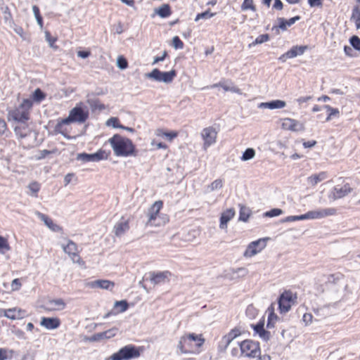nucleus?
<instances>
[{
	"label": "nucleus",
	"mask_w": 360,
	"mask_h": 360,
	"mask_svg": "<svg viewBox=\"0 0 360 360\" xmlns=\"http://www.w3.org/2000/svg\"><path fill=\"white\" fill-rule=\"evenodd\" d=\"M205 343L203 334L185 333L179 338L176 347L184 354H199L202 352Z\"/></svg>",
	"instance_id": "nucleus-1"
},
{
	"label": "nucleus",
	"mask_w": 360,
	"mask_h": 360,
	"mask_svg": "<svg viewBox=\"0 0 360 360\" xmlns=\"http://www.w3.org/2000/svg\"><path fill=\"white\" fill-rule=\"evenodd\" d=\"M108 142L110 143L114 155L117 157H136L138 155V150L131 139L115 134L110 137Z\"/></svg>",
	"instance_id": "nucleus-2"
},
{
	"label": "nucleus",
	"mask_w": 360,
	"mask_h": 360,
	"mask_svg": "<svg viewBox=\"0 0 360 360\" xmlns=\"http://www.w3.org/2000/svg\"><path fill=\"white\" fill-rule=\"evenodd\" d=\"M33 101L30 98L23 99L18 107L8 111V118L15 121H28L30 118V110Z\"/></svg>",
	"instance_id": "nucleus-3"
},
{
	"label": "nucleus",
	"mask_w": 360,
	"mask_h": 360,
	"mask_svg": "<svg viewBox=\"0 0 360 360\" xmlns=\"http://www.w3.org/2000/svg\"><path fill=\"white\" fill-rule=\"evenodd\" d=\"M164 202L162 200L155 201L149 208L147 212L148 221L147 224L150 226H158L162 224H166L169 219L165 215L160 217V211L163 208Z\"/></svg>",
	"instance_id": "nucleus-4"
},
{
	"label": "nucleus",
	"mask_w": 360,
	"mask_h": 360,
	"mask_svg": "<svg viewBox=\"0 0 360 360\" xmlns=\"http://www.w3.org/2000/svg\"><path fill=\"white\" fill-rule=\"evenodd\" d=\"M141 349L134 345H127L122 347L118 352L112 354L109 360H129L140 356Z\"/></svg>",
	"instance_id": "nucleus-5"
},
{
	"label": "nucleus",
	"mask_w": 360,
	"mask_h": 360,
	"mask_svg": "<svg viewBox=\"0 0 360 360\" xmlns=\"http://www.w3.org/2000/svg\"><path fill=\"white\" fill-rule=\"evenodd\" d=\"M61 248L64 252L67 254L71 260L81 266H85V262L79 255L78 245L73 240L68 239L65 244H62Z\"/></svg>",
	"instance_id": "nucleus-6"
},
{
	"label": "nucleus",
	"mask_w": 360,
	"mask_h": 360,
	"mask_svg": "<svg viewBox=\"0 0 360 360\" xmlns=\"http://www.w3.org/2000/svg\"><path fill=\"white\" fill-rule=\"evenodd\" d=\"M296 294L290 290L284 291L278 299V308L281 313H286L290 311L291 307L295 304Z\"/></svg>",
	"instance_id": "nucleus-7"
},
{
	"label": "nucleus",
	"mask_w": 360,
	"mask_h": 360,
	"mask_svg": "<svg viewBox=\"0 0 360 360\" xmlns=\"http://www.w3.org/2000/svg\"><path fill=\"white\" fill-rule=\"evenodd\" d=\"M217 134V130L213 127H207L202 130L201 137L203 141V148L205 149H207L216 143Z\"/></svg>",
	"instance_id": "nucleus-8"
},
{
	"label": "nucleus",
	"mask_w": 360,
	"mask_h": 360,
	"mask_svg": "<svg viewBox=\"0 0 360 360\" xmlns=\"http://www.w3.org/2000/svg\"><path fill=\"white\" fill-rule=\"evenodd\" d=\"M71 123L67 118L58 120L54 127L55 134H60L68 139H72L73 136L71 134Z\"/></svg>",
	"instance_id": "nucleus-9"
},
{
	"label": "nucleus",
	"mask_w": 360,
	"mask_h": 360,
	"mask_svg": "<svg viewBox=\"0 0 360 360\" xmlns=\"http://www.w3.org/2000/svg\"><path fill=\"white\" fill-rule=\"evenodd\" d=\"M89 117L88 110H84L80 106H75L69 112L66 117L71 122L84 123Z\"/></svg>",
	"instance_id": "nucleus-10"
},
{
	"label": "nucleus",
	"mask_w": 360,
	"mask_h": 360,
	"mask_svg": "<svg viewBox=\"0 0 360 360\" xmlns=\"http://www.w3.org/2000/svg\"><path fill=\"white\" fill-rule=\"evenodd\" d=\"M66 305V302L63 299L56 298L49 300L41 307L46 312H53L65 309Z\"/></svg>",
	"instance_id": "nucleus-11"
},
{
	"label": "nucleus",
	"mask_w": 360,
	"mask_h": 360,
	"mask_svg": "<svg viewBox=\"0 0 360 360\" xmlns=\"http://www.w3.org/2000/svg\"><path fill=\"white\" fill-rule=\"evenodd\" d=\"M336 209L330 207L309 211L304 214L305 219H319L336 214Z\"/></svg>",
	"instance_id": "nucleus-12"
},
{
	"label": "nucleus",
	"mask_w": 360,
	"mask_h": 360,
	"mask_svg": "<svg viewBox=\"0 0 360 360\" xmlns=\"http://www.w3.org/2000/svg\"><path fill=\"white\" fill-rule=\"evenodd\" d=\"M176 75L175 70H171L169 72H161L158 69H154L148 75V76L154 79L159 82H164L165 83H170L173 81L174 78Z\"/></svg>",
	"instance_id": "nucleus-13"
},
{
	"label": "nucleus",
	"mask_w": 360,
	"mask_h": 360,
	"mask_svg": "<svg viewBox=\"0 0 360 360\" xmlns=\"http://www.w3.org/2000/svg\"><path fill=\"white\" fill-rule=\"evenodd\" d=\"M283 129L292 131H302L305 129L304 124L298 120L292 118H283L281 120Z\"/></svg>",
	"instance_id": "nucleus-14"
},
{
	"label": "nucleus",
	"mask_w": 360,
	"mask_h": 360,
	"mask_svg": "<svg viewBox=\"0 0 360 360\" xmlns=\"http://www.w3.org/2000/svg\"><path fill=\"white\" fill-rule=\"evenodd\" d=\"M0 314L1 316H4L11 320L21 319L25 317L27 315V312L25 309L18 307L1 309Z\"/></svg>",
	"instance_id": "nucleus-15"
},
{
	"label": "nucleus",
	"mask_w": 360,
	"mask_h": 360,
	"mask_svg": "<svg viewBox=\"0 0 360 360\" xmlns=\"http://www.w3.org/2000/svg\"><path fill=\"white\" fill-rule=\"evenodd\" d=\"M108 156V155L105 150L100 149L93 154H87L85 153H80L78 155L77 159L84 162H98L101 160L107 159Z\"/></svg>",
	"instance_id": "nucleus-16"
},
{
	"label": "nucleus",
	"mask_w": 360,
	"mask_h": 360,
	"mask_svg": "<svg viewBox=\"0 0 360 360\" xmlns=\"http://www.w3.org/2000/svg\"><path fill=\"white\" fill-rule=\"evenodd\" d=\"M352 191V188L349 184H345L340 188L335 186L328 195V198L332 201H335L338 199L345 197L350 193Z\"/></svg>",
	"instance_id": "nucleus-17"
},
{
	"label": "nucleus",
	"mask_w": 360,
	"mask_h": 360,
	"mask_svg": "<svg viewBox=\"0 0 360 360\" xmlns=\"http://www.w3.org/2000/svg\"><path fill=\"white\" fill-rule=\"evenodd\" d=\"M130 229V220L129 219H125L124 217H122L119 221H117L114 227L113 232L117 237H121Z\"/></svg>",
	"instance_id": "nucleus-18"
},
{
	"label": "nucleus",
	"mask_w": 360,
	"mask_h": 360,
	"mask_svg": "<svg viewBox=\"0 0 360 360\" xmlns=\"http://www.w3.org/2000/svg\"><path fill=\"white\" fill-rule=\"evenodd\" d=\"M249 360H270L267 355L261 356L260 349L258 343L254 341H249Z\"/></svg>",
	"instance_id": "nucleus-19"
},
{
	"label": "nucleus",
	"mask_w": 360,
	"mask_h": 360,
	"mask_svg": "<svg viewBox=\"0 0 360 360\" xmlns=\"http://www.w3.org/2000/svg\"><path fill=\"white\" fill-rule=\"evenodd\" d=\"M149 274L151 283L155 285L168 282L169 278L172 276V273L169 271L158 272L152 271L150 272Z\"/></svg>",
	"instance_id": "nucleus-20"
},
{
	"label": "nucleus",
	"mask_w": 360,
	"mask_h": 360,
	"mask_svg": "<svg viewBox=\"0 0 360 360\" xmlns=\"http://www.w3.org/2000/svg\"><path fill=\"white\" fill-rule=\"evenodd\" d=\"M269 238H259L249 244V257L254 256L260 252L266 246Z\"/></svg>",
	"instance_id": "nucleus-21"
},
{
	"label": "nucleus",
	"mask_w": 360,
	"mask_h": 360,
	"mask_svg": "<svg viewBox=\"0 0 360 360\" xmlns=\"http://www.w3.org/2000/svg\"><path fill=\"white\" fill-rule=\"evenodd\" d=\"M61 321L58 317H42L40 325L48 330L58 328L60 326Z\"/></svg>",
	"instance_id": "nucleus-22"
},
{
	"label": "nucleus",
	"mask_w": 360,
	"mask_h": 360,
	"mask_svg": "<svg viewBox=\"0 0 360 360\" xmlns=\"http://www.w3.org/2000/svg\"><path fill=\"white\" fill-rule=\"evenodd\" d=\"M241 332L238 328L232 329L228 334L224 335L220 341V347L226 349L229 344L237 337L240 335Z\"/></svg>",
	"instance_id": "nucleus-23"
},
{
	"label": "nucleus",
	"mask_w": 360,
	"mask_h": 360,
	"mask_svg": "<svg viewBox=\"0 0 360 360\" xmlns=\"http://www.w3.org/2000/svg\"><path fill=\"white\" fill-rule=\"evenodd\" d=\"M27 121H18V124L14 128V131L17 136L20 139L26 137L30 134V129Z\"/></svg>",
	"instance_id": "nucleus-24"
},
{
	"label": "nucleus",
	"mask_w": 360,
	"mask_h": 360,
	"mask_svg": "<svg viewBox=\"0 0 360 360\" xmlns=\"http://www.w3.org/2000/svg\"><path fill=\"white\" fill-rule=\"evenodd\" d=\"M235 216V210L233 208L227 209L224 211L220 217L219 227L222 229L227 227L228 222Z\"/></svg>",
	"instance_id": "nucleus-25"
},
{
	"label": "nucleus",
	"mask_w": 360,
	"mask_h": 360,
	"mask_svg": "<svg viewBox=\"0 0 360 360\" xmlns=\"http://www.w3.org/2000/svg\"><path fill=\"white\" fill-rule=\"evenodd\" d=\"M286 103L281 100H274L269 102L261 103L258 107L260 108L281 109L285 107Z\"/></svg>",
	"instance_id": "nucleus-26"
},
{
	"label": "nucleus",
	"mask_w": 360,
	"mask_h": 360,
	"mask_svg": "<svg viewBox=\"0 0 360 360\" xmlns=\"http://www.w3.org/2000/svg\"><path fill=\"white\" fill-rule=\"evenodd\" d=\"M328 178L327 172H321L318 174H314L307 177V182L311 186H315L318 183Z\"/></svg>",
	"instance_id": "nucleus-27"
},
{
	"label": "nucleus",
	"mask_w": 360,
	"mask_h": 360,
	"mask_svg": "<svg viewBox=\"0 0 360 360\" xmlns=\"http://www.w3.org/2000/svg\"><path fill=\"white\" fill-rule=\"evenodd\" d=\"M155 134L161 138H166L169 142H172L179 135V133L176 131H167L163 129H157L155 131Z\"/></svg>",
	"instance_id": "nucleus-28"
},
{
	"label": "nucleus",
	"mask_w": 360,
	"mask_h": 360,
	"mask_svg": "<svg viewBox=\"0 0 360 360\" xmlns=\"http://www.w3.org/2000/svg\"><path fill=\"white\" fill-rule=\"evenodd\" d=\"M300 19V17L298 15L291 18L288 20H285L283 18H278V25L277 28H279L282 30H286L288 27H290L294 23H295V22L299 20Z\"/></svg>",
	"instance_id": "nucleus-29"
},
{
	"label": "nucleus",
	"mask_w": 360,
	"mask_h": 360,
	"mask_svg": "<svg viewBox=\"0 0 360 360\" xmlns=\"http://www.w3.org/2000/svg\"><path fill=\"white\" fill-rule=\"evenodd\" d=\"M91 287L106 290H112L115 287V283L109 280H96L91 283Z\"/></svg>",
	"instance_id": "nucleus-30"
},
{
	"label": "nucleus",
	"mask_w": 360,
	"mask_h": 360,
	"mask_svg": "<svg viewBox=\"0 0 360 360\" xmlns=\"http://www.w3.org/2000/svg\"><path fill=\"white\" fill-rule=\"evenodd\" d=\"M266 312L268 313L266 327L268 328H273L278 320V316L274 312V307L273 304L268 307Z\"/></svg>",
	"instance_id": "nucleus-31"
},
{
	"label": "nucleus",
	"mask_w": 360,
	"mask_h": 360,
	"mask_svg": "<svg viewBox=\"0 0 360 360\" xmlns=\"http://www.w3.org/2000/svg\"><path fill=\"white\" fill-rule=\"evenodd\" d=\"M256 333L259 335V336L264 340V341H267L270 338V333L266 330L264 328V323H259L255 326H252Z\"/></svg>",
	"instance_id": "nucleus-32"
},
{
	"label": "nucleus",
	"mask_w": 360,
	"mask_h": 360,
	"mask_svg": "<svg viewBox=\"0 0 360 360\" xmlns=\"http://www.w3.org/2000/svg\"><path fill=\"white\" fill-rule=\"evenodd\" d=\"M40 219L45 223V224L53 231H59L62 230V228L55 224L52 219L44 214H39Z\"/></svg>",
	"instance_id": "nucleus-33"
},
{
	"label": "nucleus",
	"mask_w": 360,
	"mask_h": 360,
	"mask_svg": "<svg viewBox=\"0 0 360 360\" xmlns=\"http://www.w3.org/2000/svg\"><path fill=\"white\" fill-rule=\"evenodd\" d=\"M248 341L243 340L240 342L239 348H235L232 350V354L238 356H248Z\"/></svg>",
	"instance_id": "nucleus-34"
},
{
	"label": "nucleus",
	"mask_w": 360,
	"mask_h": 360,
	"mask_svg": "<svg viewBox=\"0 0 360 360\" xmlns=\"http://www.w3.org/2000/svg\"><path fill=\"white\" fill-rule=\"evenodd\" d=\"M307 49V46H294L287 51V56L292 58L297 56L302 55Z\"/></svg>",
	"instance_id": "nucleus-35"
},
{
	"label": "nucleus",
	"mask_w": 360,
	"mask_h": 360,
	"mask_svg": "<svg viewBox=\"0 0 360 360\" xmlns=\"http://www.w3.org/2000/svg\"><path fill=\"white\" fill-rule=\"evenodd\" d=\"M217 87H221L225 91H233L236 92L238 89L232 86L229 84V82L228 81H221L219 83L214 84L212 85H210V86H207V89H214Z\"/></svg>",
	"instance_id": "nucleus-36"
},
{
	"label": "nucleus",
	"mask_w": 360,
	"mask_h": 360,
	"mask_svg": "<svg viewBox=\"0 0 360 360\" xmlns=\"http://www.w3.org/2000/svg\"><path fill=\"white\" fill-rule=\"evenodd\" d=\"M155 13L161 18H167L172 14L171 7L169 4H165L155 9Z\"/></svg>",
	"instance_id": "nucleus-37"
},
{
	"label": "nucleus",
	"mask_w": 360,
	"mask_h": 360,
	"mask_svg": "<svg viewBox=\"0 0 360 360\" xmlns=\"http://www.w3.org/2000/svg\"><path fill=\"white\" fill-rule=\"evenodd\" d=\"M350 20L355 22L356 29H360V7L359 6L353 8Z\"/></svg>",
	"instance_id": "nucleus-38"
},
{
	"label": "nucleus",
	"mask_w": 360,
	"mask_h": 360,
	"mask_svg": "<svg viewBox=\"0 0 360 360\" xmlns=\"http://www.w3.org/2000/svg\"><path fill=\"white\" fill-rule=\"evenodd\" d=\"M324 109L327 110L328 115L326 119L327 122L330 121L333 117H339L340 111L338 108H332L329 105H325L323 106Z\"/></svg>",
	"instance_id": "nucleus-39"
},
{
	"label": "nucleus",
	"mask_w": 360,
	"mask_h": 360,
	"mask_svg": "<svg viewBox=\"0 0 360 360\" xmlns=\"http://www.w3.org/2000/svg\"><path fill=\"white\" fill-rule=\"evenodd\" d=\"M28 188L31 192V195L37 197V194L41 189V185L37 181H32L28 185Z\"/></svg>",
	"instance_id": "nucleus-40"
},
{
	"label": "nucleus",
	"mask_w": 360,
	"mask_h": 360,
	"mask_svg": "<svg viewBox=\"0 0 360 360\" xmlns=\"http://www.w3.org/2000/svg\"><path fill=\"white\" fill-rule=\"evenodd\" d=\"M129 304L126 300L117 301L115 303V308L118 313H122L127 310Z\"/></svg>",
	"instance_id": "nucleus-41"
},
{
	"label": "nucleus",
	"mask_w": 360,
	"mask_h": 360,
	"mask_svg": "<svg viewBox=\"0 0 360 360\" xmlns=\"http://www.w3.org/2000/svg\"><path fill=\"white\" fill-rule=\"evenodd\" d=\"M224 181L221 179H217L213 181L209 186L208 189L210 191L219 190L223 187Z\"/></svg>",
	"instance_id": "nucleus-42"
},
{
	"label": "nucleus",
	"mask_w": 360,
	"mask_h": 360,
	"mask_svg": "<svg viewBox=\"0 0 360 360\" xmlns=\"http://www.w3.org/2000/svg\"><path fill=\"white\" fill-rule=\"evenodd\" d=\"M46 98V94L39 89H37L32 94V99L38 103H40Z\"/></svg>",
	"instance_id": "nucleus-43"
},
{
	"label": "nucleus",
	"mask_w": 360,
	"mask_h": 360,
	"mask_svg": "<svg viewBox=\"0 0 360 360\" xmlns=\"http://www.w3.org/2000/svg\"><path fill=\"white\" fill-rule=\"evenodd\" d=\"M45 37L46 40L49 42V44L51 47L57 48V46H55L56 42L58 40V38L56 37H53L49 31L45 32Z\"/></svg>",
	"instance_id": "nucleus-44"
},
{
	"label": "nucleus",
	"mask_w": 360,
	"mask_h": 360,
	"mask_svg": "<svg viewBox=\"0 0 360 360\" xmlns=\"http://www.w3.org/2000/svg\"><path fill=\"white\" fill-rule=\"evenodd\" d=\"M106 124L108 126H111L114 128H121L123 127V125L120 124V120L117 117H112L108 119L106 122Z\"/></svg>",
	"instance_id": "nucleus-45"
},
{
	"label": "nucleus",
	"mask_w": 360,
	"mask_h": 360,
	"mask_svg": "<svg viewBox=\"0 0 360 360\" xmlns=\"http://www.w3.org/2000/svg\"><path fill=\"white\" fill-rule=\"evenodd\" d=\"M10 250V245L8 240L0 236V252H4Z\"/></svg>",
	"instance_id": "nucleus-46"
},
{
	"label": "nucleus",
	"mask_w": 360,
	"mask_h": 360,
	"mask_svg": "<svg viewBox=\"0 0 360 360\" xmlns=\"http://www.w3.org/2000/svg\"><path fill=\"white\" fill-rule=\"evenodd\" d=\"M298 220H305L304 214L297 216H288L281 219L282 223L291 222Z\"/></svg>",
	"instance_id": "nucleus-47"
},
{
	"label": "nucleus",
	"mask_w": 360,
	"mask_h": 360,
	"mask_svg": "<svg viewBox=\"0 0 360 360\" xmlns=\"http://www.w3.org/2000/svg\"><path fill=\"white\" fill-rule=\"evenodd\" d=\"M214 15H215V13H210V10H207L205 12L197 14V15L195 16V20L198 21L200 19L210 18L214 16Z\"/></svg>",
	"instance_id": "nucleus-48"
},
{
	"label": "nucleus",
	"mask_w": 360,
	"mask_h": 360,
	"mask_svg": "<svg viewBox=\"0 0 360 360\" xmlns=\"http://www.w3.org/2000/svg\"><path fill=\"white\" fill-rule=\"evenodd\" d=\"M283 212L281 209L274 208V209H271V210L265 212L264 216L268 217H277V216L282 214Z\"/></svg>",
	"instance_id": "nucleus-49"
},
{
	"label": "nucleus",
	"mask_w": 360,
	"mask_h": 360,
	"mask_svg": "<svg viewBox=\"0 0 360 360\" xmlns=\"http://www.w3.org/2000/svg\"><path fill=\"white\" fill-rule=\"evenodd\" d=\"M269 39V34H261L259 37H257L256 38V39L253 42H252V44H249V46H250L251 45H255V44L264 43L265 41H267Z\"/></svg>",
	"instance_id": "nucleus-50"
},
{
	"label": "nucleus",
	"mask_w": 360,
	"mask_h": 360,
	"mask_svg": "<svg viewBox=\"0 0 360 360\" xmlns=\"http://www.w3.org/2000/svg\"><path fill=\"white\" fill-rule=\"evenodd\" d=\"M22 287L20 278H15L11 282V290L18 291Z\"/></svg>",
	"instance_id": "nucleus-51"
},
{
	"label": "nucleus",
	"mask_w": 360,
	"mask_h": 360,
	"mask_svg": "<svg viewBox=\"0 0 360 360\" xmlns=\"http://www.w3.org/2000/svg\"><path fill=\"white\" fill-rule=\"evenodd\" d=\"M351 45L356 50L360 51V39L357 36H353L349 39Z\"/></svg>",
	"instance_id": "nucleus-52"
},
{
	"label": "nucleus",
	"mask_w": 360,
	"mask_h": 360,
	"mask_svg": "<svg viewBox=\"0 0 360 360\" xmlns=\"http://www.w3.org/2000/svg\"><path fill=\"white\" fill-rule=\"evenodd\" d=\"M117 66L121 69H125L128 66V62L127 59L122 56H120L117 58Z\"/></svg>",
	"instance_id": "nucleus-53"
},
{
	"label": "nucleus",
	"mask_w": 360,
	"mask_h": 360,
	"mask_svg": "<svg viewBox=\"0 0 360 360\" xmlns=\"http://www.w3.org/2000/svg\"><path fill=\"white\" fill-rule=\"evenodd\" d=\"M12 351H8L4 348H0V360H6L8 358V353L11 354V356H12Z\"/></svg>",
	"instance_id": "nucleus-54"
},
{
	"label": "nucleus",
	"mask_w": 360,
	"mask_h": 360,
	"mask_svg": "<svg viewBox=\"0 0 360 360\" xmlns=\"http://www.w3.org/2000/svg\"><path fill=\"white\" fill-rule=\"evenodd\" d=\"M173 46L176 49H182L184 47V42L177 36L174 37L172 39Z\"/></svg>",
	"instance_id": "nucleus-55"
},
{
	"label": "nucleus",
	"mask_w": 360,
	"mask_h": 360,
	"mask_svg": "<svg viewBox=\"0 0 360 360\" xmlns=\"http://www.w3.org/2000/svg\"><path fill=\"white\" fill-rule=\"evenodd\" d=\"M151 145L155 146L156 149H167L168 146L167 144L162 142H157L155 140H153Z\"/></svg>",
	"instance_id": "nucleus-56"
},
{
	"label": "nucleus",
	"mask_w": 360,
	"mask_h": 360,
	"mask_svg": "<svg viewBox=\"0 0 360 360\" xmlns=\"http://www.w3.org/2000/svg\"><path fill=\"white\" fill-rule=\"evenodd\" d=\"M312 319L313 316L311 314L306 313L303 315L302 321L304 323L305 326L311 323Z\"/></svg>",
	"instance_id": "nucleus-57"
},
{
	"label": "nucleus",
	"mask_w": 360,
	"mask_h": 360,
	"mask_svg": "<svg viewBox=\"0 0 360 360\" xmlns=\"http://www.w3.org/2000/svg\"><path fill=\"white\" fill-rule=\"evenodd\" d=\"M7 129L6 122L4 119L0 118V134H4Z\"/></svg>",
	"instance_id": "nucleus-58"
},
{
	"label": "nucleus",
	"mask_w": 360,
	"mask_h": 360,
	"mask_svg": "<svg viewBox=\"0 0 360 360\" xmlns=\"http://www.w3.org/2000/svg\"><path fill=\"white\" fill-rule=\"evenodd\" d=\"M167 56V52L165 51L161 56H156L154 58L153 64L158 63L160 61H162Z\"/></svg>",
	"instance_id": "nucleus-59"
},
{
	"label": "nucleus",
	"mask_w": 360,
	"mask_h": 360,
	"mask_svg": "<svg viewBox=\"0 0 360 360\" xmlns=\"http://www.w3.org/2000/svg\"><path fill=\"white\" fill-rule=\"evenodd\" d=\"M308 3L311 7L322 6V0H308Z\"/></svg>",
	"instance_id": "nucleus-60"
},
{
	"label": "nucleus",
	"mask_w": 360,
	"mask_h": 360,
	"mask_svg": "<svg viewBox=\"0 0 360 360\" xmlns=\"http://www.w3.org/2000/svg\"><path fill=\"white\" fill-rule=\"evenodd\" d=\"M311 98H312V97L311 96H301V97H300V98H298L297 99V102L299 104H302V103H307V101H309Z\"/></svg>",
	"instance_id": "nucleus-61"
},
{
	"label": "nucleus",
	"mask_w": 360,
	"mask_h": 360,
	"mask_svg": "<svg viewBox=\"0 0 360 360\" xmlns=\"http://www.w3.org/2000/svg\"><path fill=\"white\" fill-rule=\"evenodd\" d=\"M91 55V52L89 51H79L77 52V56L82 58H88Z\"/></svg>",
	"instance_id": "nucleus-62"
},
{
	"label": "nucleus",
	"mask_w": 360,
	"mask_h": 360,
	"mask_svg": "<svg viewBox=\"0 0 360 360\" xmlns=\"http://www.w3.org/2000/svg\"><path fill=\"white\" fill-rule=\"evenodd\" d=\"M283 3L281 2V0H274V4L273 5L274 8L281 11L283 9Z\"/></svg>",
	"instance_id": "nucleus-63"
},
{
	"label": "nucleus",
	"mask_w": 360,
	"mask_h": 360,
	"mask_svg": "<svg viewBox=\"0 0 360 360\" xmlns=\"http://www.w3.org/2000/svg\"><path fill=\"white\" fill-rule=\"evenodd\" d=\"M53 152L49 150H42L40 151V155L38 159L45 158L47 155L51 154Z\"/></svg>",
	"instance_id": "nucleus-64"
}]
</instances>
